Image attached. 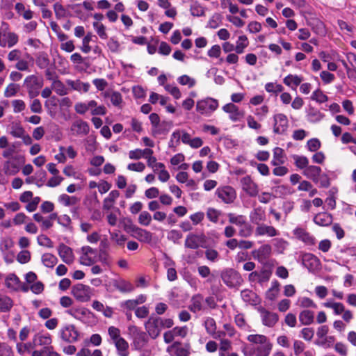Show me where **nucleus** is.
<instances>
[{"mask_svg": "<svg viewBox=\"0 0 356 356\" xmlns=\"http://www.w3.org/2000/svg\"><path fill=\"white\" fill-rule=\"evenodd\" d=\"M247 339L250 343L257 345L254 348V352L257 356H269L273 348V343L265 335L250 334Z\"/></svg>", "mask_w": 356, "mask_h": 356, "instance_id": "obj_1", "label": "nucleus"}, {"mask_svg": "<svg viewBox=\"0 0 356 356\" xmlns=\"http://www.w3.org/2000/svg\"><path fill=\"white\" fill-rule=\"evenodd\" d=\"M128 334L132 339V346L135 350H140L147 345L148 337L145 332L134 325L127 327Z\"/></svg>", "mask_w": 356, "mask_h": 356, "instance_id": "obj_2", "label": "nucleus"}, {"mask_svg": "<svg viewBox=\"0 0 356 356\" xmlns=\"http://www.w3.org/2000/svg\"><path fill=\"white\" fill-rule=\"evenodd\" d=\"M24 86L26 88L29 97L35 98L40 94V90L43 86V79L35 75H29L24 81Z\"/></svg>", "mask_w": 356, "mask_h": 356, "instance_id": "obj_3", "label": "nucleus"}, {"mask_svg": "<svg viewBox=\"0 0 356 356\" xmlns=\"http://www.w3.org/2000/svg\"><path fill=\"white\" fill-rule=\"evenodd\" d=\"M218 107V100L211 97L200 99L196 103L197 112L205 116H210Z\"/></svg>", "mask_w": 356, "mask_h": 356, "instance_id": "obj_4", "label": "nucleus"}, {"mask_svg": "<svg viewBox=\"0 0 356 356\" xmlns=\"http://www.w3.org/2000/svg\"><path fill=\"white\" fill-rule=\"evenodd\" d=\"M220 277L224 284L230 288L236 287L243 282L241 275L232 268L222 270Z\"/></svg>", "mask_w": 356, "mask_h": 356, "instance_id": "obj_5", "label": "nucleus"}, {"mask_svg": "<svg viewBox=\"0 0 356 356\" xmlns=\"http://www.w3.org/2000/svg\"><path fill=\"white\" fill-rule=\"evenodd\" d=\"M72 294L78 301L86 302L93 296V289L83 284H77L72 288Z\"/></svg>", "mask_w": 356, "mask_h": 356, "instance_id": "obj_6", "label": "nucleus"}, {"mask_svg": "<svg viewBox=\"0 0 356 356\" xmlns=\"http://www.w3.org/2000/svg\"><path fill=\"white\" fill-rule=\"evenodd\" d=\"M161 318L152 316L145 323L148 335L153 339H156L161 332Z\"/></svg>", "mask_w": 356, "mask_h": 356, "instance_id": "obj_7", "label": "nucleus"}, {"mask_svg": "<svg viewBox=\"0 0 356 356\" xmlns=\"http://www.w3.org/2000/svg\"><path fill=\"white\" fill-rule=\"evenodd\" d=\"M13 246L14 242L10 238H4L0 242V251L7 264H11L14 261Z\"/></svg>", "mask_w": 356, "mask_h": 356, "instance_id": "obj_8", "label": "nucleus"}, {"mask_svg": "<svg viewBox=\"0 0 356 356\" xmlns=\"http://www.w3.org/2000/svg\"><path fill=\"white\" fill-rule=\"evenodd\" d=\"M60 334L61 339L68 343L77 341L80 335L76 327L71 324L63 326L60 331Z\"/></svg>", "mask_w": 356, "mask_h": 356, "instance_id": "obj_9", "label": "nucleus"}, {"mask_svg": "<svg viewBox=\"0 0 356 356\" xmlns=\"http://www.w3.org/2000/svg\"><path fill=\"white\" fill-rule=\"evenodd\" d=\"M124 229L131 232V236L141 242L149 243L152 241V235L149 231L133 225L125 226Z\"/></svg>", "mask_w": 356, "mask_h": 356, "instance_id": "obj_10", "label": "nucleus"}, {"mask_svg": "<svg viewBox=\"0 0 356 356\" xmlns=\"http://www.w3.org/2000/svg\"><path fill=\"white\" fill-rule=\"evenodd\" d=\"M216 194L225 204L232 203L236 197L235 190L229 186L217 188Z\"/></svg>", "mask_w": 356, "mask_h": 356, "instance_id": "obj_11", "label": "nucleus"}, {"mask_svg": "<svg viewBox=\"0 0 356 356\" xmlns=\"http://www.w3.org/2000/svg\"><path fill=\"white\" fill-rule=\"evenodd\" d=\"M273 132L277 134H284L289 127L287 117L282 113H277L273 116Z\"/></svg>", "mask_w": 356, "mask_h": 356, "instance_id": "obj_12", "label": "nucleus"}, {"mask_svg": "<svg viewBox=\"0 0 356 356\" xmlns=\"http://www.w3.org/2000/svg\"><path fill=\"white\" fill-rule=\"evenodd\" d=\"M222 110L229 114V118L232 122H238L244 118L245 112L233 103H228L222 106Z\"/></svg>", "mask_w": 356, "mask_h": 356, "instance_id": "obj_13", "label": "nucleus"}, {"mask_svg": "<svg viewBox=\"0 0 356 356\" xmlns=\"http://www.w3.org/2000/svg\"><path fill=\"white\" fill-rule=\"evenodd\" d=\"M302 265L312 273L318 270L321 268L319 259L311 253H305L302 255Z\"/></svg>", "mask_w": 356, "mask_h": 356, "instance_id": "obj_14", "label": "nucleus"}, {"mask_svg": "<svg viewBox=\"0 0 356 356\" xmlns=\"http://www.w3.org/2000/svg\"><path fill=\"white\" fill-rule=\"evenodd\" d=\"M241 187L243 191L250 197H256L259 194V186L248 175L241 179Z\"/></svg>", "mask_w": 356, "mask_h": 356, "instance_id": "obj_15", "label": "nucleus"}, {"mask_svg": "<svg viewBox=\"0 0 356 356\" xmlns=\"http://www.w3.org/2000/svg\"><path fill=\"white\" fill-rule=\"evenodd\" d=\"M205 243L204 234H189L185 240V247L190 249H197Z\"/></svg>", "mask_w": 356, "mask_h": 356, "instance_id": "obj_16", "label": "nucleus"}, {"mask_svg": "<svg viewBox=\"0 0 356 356\" xmlns=\"http://www.w3.org/2000/svg\"><path fill=\"white\" fill-rule=\"evenodd\" d=\"M82 255L80 262L85 266H91L96 261L97 251L90 246H84L81 248Z\"/></svg>", "mask_w": 356, "mask_h": 356, "instance_id": "obj_17", "label": "nucleus"}, {"mask_svg": "<svg viewBox=\"0 0 356 356\" xmlns=\"http://www.w3.org/2000/svg\"><path fill=\"white\" fill-rule=\"evenodd\" d=\"M188 309L193 313H197L206 310L207 307L204 305V298L201 294H196L191 299Z\"/></svg>", "mask_w": 356, "mask_h": 356, "instance_id": "obj_18", "label": "nucleus"}, {"mask_svg": "<svg viewBox=\"0 0 356 356\" xmlns=\"http://www.w3.org/2000/svg\"><path fill=\"white\" fill-rule=\"evenodd\" d=\"M280 234V232L273 226L268 225L264 223L258 225L255 229V235L257 236L274 237Z\"/></svg>", "mask_w": 356, "mask_h": 356, "instance_id": "obj_19", "label": "nucleus"}, {"mask_svg": "<svg viewBox=\"0 0 356 356\" xmlns=\"http://www.w3.org/2000/svg\"><path fill=\"white\" fill-rule=\"evenodd\" d=\"M294 236L307 245H313L316 243L315 238L302 227H297L293 231Z\"/></svg>", "mask_w": 356, "mask_h": 356, "instance_id": "obj_20", "label": "nucleus"}, {"mask_svg": "<svg viewBox=\"0 0 356 356\" xmlns=\"http://www.w3.org/2000/svg\"><path fill=\"white\" fill-rule=\"evenodd\" d=\"M89 131L90 127L88 122L82 120L74 121L71 126V131L76 136H86Z\"/></svg>", "mask_w": 356, "mask_h": 356, "instance_id": "obj_21", "label": "nucleus"}, {"mask_svg": "<svg viewBox=\"0 0 356 356\" xmlns=\"http://www.w3.org/2000/svg\"><path fill=\"white\" fill-rule=\"evenodd\" d=\"M58 218L56 213L50 214L47 218H44L40 213H37L33 215V219L41 223V229L47 230L53 226V221Z\"/></svg>", "mask_w": 356, "mask_h": 356, "instance_id": "obj_22", "label": "nucleus"}, {"mask_svg": "<svg viewBox=\"0 0 356 356\" xmlns=\"http://www.w3.org/2000/svg\"><path fill=\"white\" fill-rule=\"evenodd\" d=\"M33 343L35 347L42 346V348L50 347L52 343L51 337L49 334H35L33 337Z\"/></svg>", "mask_w": 356, "mask_h": 356, "instance_id": "obj_23", "label": "nucleus"}, {"mask_svg": "<svg viewBox=\"0 0 356 356\" xmlns=\"http://www.w3.org/2000/svg\"><path fill=\"white\" fill-rule=\"evenodd\" d=\"M67 85L71 88L72 90L77 91L80 93H86L90 88V84L88 82H83L79 79L66 81Z\"/></svg>", "mask_w": 356, "mask_h": 356, "instance_id": "obj_24", "label": "nucleus"}, {"mask_svg": "<svg viewBox=\"0 0 356 356\" xmlns=\"http://www.w3.org/2000/svg\"><path fill=\"white\" fill-rule=\"evenodd\" d=\"M58 252L60 257L63 262L70 264L74 261V254L72 250L67 245L62 243L58 246Z\"/></svg>", "mask_w": 356, "mask_h": 356, "instance_id": "obj_25", "label": "nucleus"}, {"mask_svg": "<svg viewBox=\"0 0 356 356\" xmlns=\"http://www.w3.org/2000/svg\"><path fill=\"white\" fill-rule=\"evenodd\" d=\"M167 352L172 356H188L189 350L188 348L181 346L179 342H175L167 348Z\"/></svg>", "mask_w": 356, "mask_h": 356, "instance_id": "obj_26", "label": "nucleus"}, {"mask_svg": "<svg viewBox=\"0 0 356 356\" xmlns=\"http://www.w3.org/2000/svg\"><path fill=\"white\" fill-rule=\"evenodd\" d=\"M321 168L316 165H308L302 172L303 175L314 182H318V177L321 174Z\"/></svg>", "mask_w": 356, "mask_h": 356, "instance_id": "obj_27", "label": "nucleus"}, {"mask_svg": "<svg viewBox=\"0 0 356 356\" xmlns=\"http://www.w3.org/2000/svg\"><path fill=\"white\" fill-rule=\"evenodd\" d=\"M6 287L13 291H19L22 286V282L19 277L14 273L8 274L5 279Z\"/></svg>", "mask_w": 356, "mask_h": 356, "instance_id": "obj_28", "label": "nucleus"}, {"mask_svg": "<svg viewBox=\"0 0 356 356\" xmlns=\"http://www.w3.org/2000/svg\"><path fill=\"white\" fill-rule=\"evenodd\" d=\"M270 272L264 270L261 272L253 271L249 275V280L250 282H257L259 283L265 282L268 281L270 277Z\"/></svg>", "mask_w": 356, "mask_h": 356, "instance_id": "obj_29", "label": "nucleus"}, {"mask_svg": "<svg viewBox=\"0 0 356 356\" xmlns=\"http://www.w3.org/2000/svg\"><path fill=\"white\" fill-rule=\"evenodd\" d=\"M261 318L262 323L264 325L271 327L277 322L278 316L275 313L263 310L261 312Z\"/></svg>", "mask_w": 356, "mask_h": 356, "instance_id": "obj_30", "label": "nucleus"}, {"mask_svg": "<svg viewBox=\"0 0 356 356\" xmlns=\"http://www.w3.org/2000/svg\"><path fill=\"white\" fill-rule=\"evenodd\" d=\"M251 222L257 226L266 220V213L261 207L255 208L250 214Z\"/></svg>", "mask_w": 356, "mask_h": 356, "instance_id": "obj_31", "label": "nucleus"}, {"mask_svg": "<svg viewBox=\"0 0 356 356\" xmlns=\"http://www.w3.org/2000/svg\"><path fill=\"white\" fill-rule=\"evenodd\" d=\"M114 287L122 293H129L134 289V285L124 279L115 280L113 282Z\"/></svg>", "mask_w": 356, "mask_h": 356, "instance_id": "obj_32", "label": "nucleus"}, {"mask_svg": "<svg viewBox=\"0 0 356 356\" xmlns=\"http://www.w3.org/2000/svg\"><path fill=\"white\" fill-rule=\"evenodd\" d=\"M5 39L2 40L1 47L12 48L19 42V36L14 32H8L4 34Z\"/></svg>", "mask_w": 356, "mask_h": 356, "instance_id": "obj_33", "label": "nucleus"}, {"mask_svg": "<svg viewBox=\"0 0 356 356\" xmlns=\"http://www.w3.org/2000/svg\"><path fill=\"white\" fill-rule=\"evenodd\" d=\"M88 111L92 115H104L106 113V108L104 105H98L95 100L88 102Z\"/></svg>", "mask_w": 356, "mask_h": 356, "instance_id": "obj_34", "label": "nucleus"}, {"mask_svg": "<svg viewBox=\"0 0 356 356\" xmlns=\"http://www.w3.org/2000/svg\"><path fill=\"white\" fill-rule=\"evenodd\" d=\"M15 9L17 13L26 20H30L33 17V12L29 8H26L23 3H17Z\"/></svg>", "mask_w": 356, "mask_h": 356, "instance_id": "obj_35", "label": "nucleus"}, {"mask_svg": "<svg viewBox=\"0 0 356 356\" xmlns=\"http://www.w3.org/2000/svg\"><path fill=\"white\" fill-rule=\"evenodd\" d=\"M314 222L320 226H328L332 222V217L325 212L319 213L314 216Z\"/></svg>", "mask_w": 356, "mask_h": 356, "instance_id": "obj_36", "label": "nucleus"}, {"mask_svg": "<svg viewBox=\"0 0 356 356\" xmlns=\"http://www.w3.org/2000/svg\"><path fill=\"white\" fill-rule=\"evenodd\" d=\"M323 307L333 310L334 315H341L344 312L345 306L343 303L334 302L332 300H327L323 304Z\"/></svg>", "mask_w": 356, "mask_h": 356, "instance_id": "obj_37", "label": "nucleus"}, {"mask_svg": "<svg viewBox=\"0 0 356 356\" xmlns=\"http://www.w3.org/2000/svg\"><path fill=\"white\" fill-rule=\"evenodd\" d=\"M170 129V124L168 122H160L157 125L152 127L151 131L154 136L167 134Z\"/></svg>", "mask_w": 356, "mask_h": 356, "instance_id": "obj_38", "label": "nucleus"}, {"mask_svg": "<svg viewBox=\"0 0 356 356\" xmlns=\"http://www.w3.org/2000/svg\"><path fill=\"white\" fill-rule=\"evenodd\" d=\"M302 80L303 78L297 74H289L283 79V82L292 89H296V87L301 83Z\"/></svg>", "mask_w": 356, "mask_h": 356, "instance_id": "obj_39", "label": "nucleus"}, {"mask_svg": "<svg viewBox=\"0 0 356 356\" xmlns=\"http://www.w3.org/2000/svg\"><path fill=\"white\" fill-rule=\"evenodd\" d=\"M113 343L116 348L118 356H129V343L124 338Z\"/></svg>", "mask_w": 356, "mask_h": 356, "instance_id": "obj_40", "label": "nucleus"}, {"mask_svg": "<svg viewBox=\"0 0 356 356\" xmlns=\"http://www.w3.org/2000/svg\"><path fill=\"white\" fill-rule=\"evenodd\" d=\"M66 312L73 316L74 318H75L76 319H81L82 318L86 316L89 313V310L84 308V307H72L71 308H70L69 309H67L66 311Z\"/></svg>", "mask_w": 356, "mask_h": 356, "instance_id": "obj_41", "label": "nucleus"}, {"mask_svg": "<svg viewBox=\"0 0 356 356\" xmlns=\"http://www.w3.org/2000/svg\"><path fill=\"white\" fill-rule=\"evenodd\" d=\"M120 193L117 190H113L110 192L108 197H106L103 202L104 209H110L113 207L115 201L119 197Z\"/></svg>", "mask_w": 356, "mask_h": 356, "instance_id": "obj_42", "label": "nucleus"}, {"mask_svg": "<svg viewBox=\"0 0 356 356\" xmlns=\"http://www.w3.org/2000/svg\"><path fill=\"white\" fill-rule=\"evenodd\" d=\"M13 306V300L3 294H0V314L9 312Z\"/></svg>", "mask_w": 356, "mask_h": 356, "instance_id": "obj_43", "label": "nucleus"}, {"mask_svg": "<svg viewBox=\"0 0 356 356\" xmlns=\"http://www.w3.org/2000/svg\"><path fill=\"white\" fill-rule=\"evenodd\" d=\"M314 313L310 310H303L299 314V321L302 325H308L314 322Z\"/></svg>", "mask_w": 356, "mask_h": 356, "instance_id": "obj_44", "label": "nucleus"}, {"mask_svg": "<svg viewBox=\"0 0 356 356\" xmlns=\"http://www.w3.org/2000/svg\"><path fill=\"white\" fill-rule=\"evenodd\" d=\"M9 133L13 137L19 138L20 137H23V134H25V130L19 123L13 122L9 126Z\"/></svg>", "mask_w": 356, "mask_h": 356, "instance_id": "obj_45", "label": "nucleus"}, {"mask_svg": "<svg viewBox=\"0 0 356 356\" xmlns=\"http://www.w3.org/2000/svg\"><path fill=\"white\" fill-rule=\"evenodd\" d=\"M51 88L58 95L63 96L68 94L67 88L64 83L58 79L54 80Z\"/></svg>", "mask_w": 356, "mask_h": 356, "instance_id": "obj_46", "label": "nucleus"}, {"mask_svg": "<svg viewBox=\"0 0 356 356\" xmlns=\"http://www.w3.org/2000/svg\"><path fill=\"white\" fill-rule=\"evenodd\" d=\"M284 163L283 149L280 147H275L273 149V159L271 161L272 165L277 166Z\"/></svg>", "mask_w": 356, "mask_h": 356, "instance_id": "obj_47", "label": "nucleus"}, {"mask_svg": "<svg viewBox=\"0 0 356 356\" xmlns=\"http://www.w3.org/2000/svg\"><path fill=\"white\" fill-rule=\"evenodd\" d=\"M34 348L33 341L27 343H22V341L16 343V349L19 355L30 353Z\"/></svg>", "mask_w": 356, "mask_h": 356, "instance_id": "obj_48", "label": "nucleus"}, {"mask_svg": "<svg viewBox=\"0 0 356 356\" xmlns=\"http://www.w3.org/2000/svg\"><path fill=\"white\" fill-rule=\"evenodd\" d=\"M227 217L230 223L234 224L238 227L247 221L246 216L243 215H237L233 213H229L227 214Z\"/></svg>", "mask_w": 356, "mask_h": 356, "instance_id": "obj_49", "label": "nucleus"}, {"mask_svg": "<svg viewBox=\"0 0 356 356\" xmlns=\"http://www.w3.org/2000/svg\"><path fill=\"white\" fill-rule=\"evenodd\" d=\"M204 327L207 332L211 335L213 338H217L216 336V323L213 318L207 317L204 321Z\"/></svg>", "mask_w": 356, "mask_h": 356, "instance_id": "obj_50", "label": "nucleus"}, {"mask_svg": "<svg viewBox=\"0 0 356 356\" xmlns=\"http://www.w3.org/2000/svg\"><path fill=\"white\" fill-rule=\"evenodd\" d=\"M42 262L47 268H53L58 262L56 256L51 253H44L42 256Z\"/></svg>", "mask_w": 356, "mask_h": 356, "instance_id": "obj_51", "label": "nucleus"}, {"mask_svg": "<svg viewBox=\"0 0 356 356\" xmlns=\"http://www.w3.org/2000/svg\"><path fill=\"white\" fill-rule=\"evenodd\" d=\"M165 266H168L167 270V277L168 280L170 282L175 281L177 279V270L175 266V262L171 259H168L165 262Z\"/></svg>", "mask_w": 356, "mask_h": 356, "instance_id": "obj_52", "label": "nucleus"}, {"mask_svg": "<svg viewBox=\"0 0 356 356\" xmlns=\"http://www.w3.org/2000/svg\"><path fill=\"white\" fill-rule=\"evenodd\" d=\"M54 10L58 19L65 18L69 15L68 10L58 2L54 4Z\"/></svg>", "mask_w": 356, "mask_h": 356, "instance_id": "obj_53", "label": "nucleus"}, {"mask_svg": "<svg viewBox=\"0 0 356 356\" xmlns=\"http://www.w3.org/2000/svg\"><path fill=\"white\" fill-rule=\"evenodd\" d=\"M248 44L249 42L245 35L239 36L236 42V45L235 46L236 53L239 54L243 53Z\"/></svg>", "mask_w": 356, "mask_h": 356, "instance_id": "obj_54", "label": "nucleus"}, {"mask_svg": "<svg viewBox=\"0 0 356 356\" xmlns=\"http://www.w3.org/2000/svg\"><path fill=\"white\" fill-rule=\"evenodd\" d=\"M335 341V338L333 336H326L323 338L317 339L315 343L324 348L331 347Z\"/></svg>", "mask_w": 356, "mask_h": 356, "instance_id": "obj_55", "label": "nucleus"}, {"mask_svg": "<svg viewBox=\"0 0 356 356\" xmlns=\"http://www.w3.org/2000/svg\"><path fill=\"white\" fill-rule=\"evenodd\" d=\"M191 14L195 17L204 16L205 14V8L197 1L194 2L190 8Z\"/></svg>", "mask_w": 356, "mask_h": 356, "instance_id": "obj_56", "label": "nucleus"}, {"mask_svg": "<svg viewBox=\"0 0 356 356\" xmlns=\"http://www.w3.org/2000/svg\"><path fill=\"white\" fill-rule=\"evenodd\" d=\"M104 97H109L111 103L115 106H120L122 102V95L119 92L113 91L111 93L106 92L104 93Z\"/></svg>", "mask_w": 356, "mask_h": 356, "instance_id": "obj_57", "label": "nucleus"}, {"mask_svg": "<svg viewBox=\"0 0 356 356\" xmlns=\"http://www.w3.org/2000/svg\"><path fill=\"white\" fill-rule=\"evenodd\" d=\"M252 232V227L247 221L238 227V235L243 238L250 237Z\"/></svg>", "mask_w": 356, "mask_h": 356, "instance_id": "obj_58", "label": "nucleus"}, {"mask_svg": "<svg viewBox=\"0 0 356 356\" xmlns=\"http://www.w3.org/2000/svg\"><path fill=\"white\" fill-rule=\"evenodd\" d=\"M178 83L181 86H187L189 88L196 84V80L186 74L181 75L177 78Z\"/></svg>", "mask_w": 356, "mask_h": 356, "instance_id": "obj_59", "label": "nucleus"}, {"mask_svg": "<svg viewBox=\"0 0 356 356\" xmlns=\"http://www.w3.org/2000/svg\"><path fill=\"white\" fill-rule=\"evenodd\" d=\"M271 253V247L270 245L265 244L261 245L257 250V257L259 260L267 259Z\"/></svg>", "mask_w": 356, "mask_h": 356, "instance_id": "obj_60", "label": "nucleus"}, {"mask_svg": "<svg viewBox=\"0 0 356 356\" xmlns=\"http://www.w3.org/2000/svg\"><path fill=\"white\" fill-rule=\"evenodd\" d=\"M19 86L13 83H11L7 86L4 90V97L9 98L16 95L19 90Z\"/></svg>", "mask_w": 356, "mask_h": 356, "instance_id": "obj_61", "label": "nucleus"}, {"mask_svg": "<svg viewBox=\"0 0 356 356\" xmlns=\"http://www.w3.org/2000/svg\"><path fill=\"white\" fill-rule=\"evenodd\" d=\"M111 241H114L118 245L123 246L127 241V237L118 232H109Z\"/></svg>", "mask_w": 356, "mask_h": 356, "instance_id": "obj_62", "label": "nucleus"}, {"mask_svg": "<svg viewBox=\"0 0 356 356\" xmlns=\"http://www.w3.org/2000/svg\"><path fill=\"white\" fill-rule=\"evenodd\" d=\"M265 90L270 93L277 94L284 90V87L279 83L269 82L266 83Z\"/></svg>", "mask_w": 356, "mask_h": 356, "instance_id": "obj_63", "label": "nucleus"}, {"mask_svg": "<svg viewBox=\"0 0 356 356\" xmlns=\"http://www.w3.org/2000/svg\"><path fill=\"white\" fill-rule=\"evenodd\" d=\"M293 158L296 165L303 170L309 165V159L305 156L294 155Z\"/></svg>", "mask_w": 356, "mask_h": 356, "instance_id": "obj_64", "label": "nucleus"}]
</instances>
